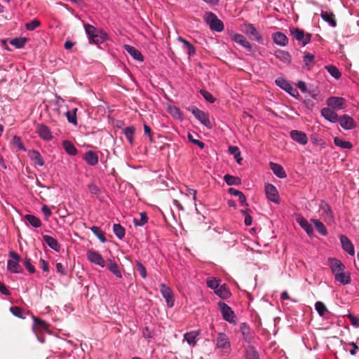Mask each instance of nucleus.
I'll return each instance as SVG.
<instances>
[{
	"label": "nucleus",
	"mask_w": 359,
	"mask_h": 359,
	"mask_svg": "<svg viewBox=\"0 0 359 359\" xmlns=\"http://www.w3.org/2000/svg\"><path fill=\"white\" fill-rule=\"evenodd\" d=\"M84 28L89 42L95 44H100L107 39V33L102 29H97L94 26L85 24Z\"/></svg>",
	"instance_id": "nucleus-1"
},
{
	"label": "nucleus",
	"mask_w": 359,
	"mask_h": 359,
	"mask_svg": "<svg viewBox=\"0 0 359 359\" xmlns=\"http://www.w3.org/2000/svg\"><path fill=\"white\" fill-rule=\"evenodd\" d=\"M205 20L212 30L220 32L224 29L223 22L213 13H206Z\"/></svg>",
	"instance_id": "nucleus-2"
},
{
	"label": "nucleus",
	"mask_w": 359,
	"mask_h": 359,
	"mask_svg": "<svg viewBox=\"0 0 359 359\" xmlns=\"http://www.w3.org/2000/svg\"><path fill=\"white\" fill-rule=\"evenodd\" d=\"M276 84L279 86L280 88L288 93L291 96L297 98L299 97V93L297 90L284 78L278 77L275 80Z\"/></svg>",
	"instance_id": "nucleus-3"
},
{
	"label": "nucleus",
	"mask_w": 359,
	"mask_h": 359,
	"mask_svg": "<svg viewBox=\"0 0 359 359\" xmlns=\"http://www.w3.org/2000/svg\"><path fill=\"white\" fill-rule=\"evenodd\" d=\"M217 348L223 353H229L231 348V344L228 336L224 332H219L216 338Z\"/></svg>",
	"instance_id": "nucleus-4"
},
{
	"label": "nucleus",
	"mask_w": 359,
	"mask_h": 359,
	"mask_svg": "<svg viewBox=\"0 0 359 359\" xmlns=\"http://www.w3.org/2000/svg\"><path fill=\"white\" fill-rule=\"evenodd\" d=\"M10 257L12 259H9L7 262V268L12 273H20L22 271V268L19 264L20 261V256L15 252L11 251L9 252Z\"/></svg>",
	"instance_id": "nucleus-5"
},
{
	"label": "nucleus",
	"mask_w": 359,
	"mask_h": 359,
	"mask_svg": "<svg viewBox=\"0 0 359 359\" xmlns=\"http://www.w3.org/2000/svg\"><path fill=\"white\" fill-rule=\"evenodd\" d=\"M191 113L195 116V118L201 122L203 126L207 127L208 128H212V123L209 118L208 114L204 112L203 111L199 109L198 108L194 107L191 109Z\"/></svg>",
	"instance_id": "nucleus-6"
},
{
	"label": "nucleus",
	"mask_w": 359,
	"mask_h": 359,
	"mask_svg": "<svg viewBox=\"0 0 359 359\" xmlns=\"http://www.w3.org/2000/svg\"><path fill=\"white\" fill-rule=\"evenodd\" d=\"M160 291L166 301L167 306L172 308L175 304V298L172 290L164 283L160 285Z\"/></svg>",
	"instance_id": "nucleus-7"
},
{
	"label": "nucleus",
	"mask_w": 359,
	"mask_h": 359,
	"mask_svg": "<svg viewBox=\"0 0 359 359\" xmlns=\"http://www.w3.org/2000/svg\"><path fill=\"white\" fill-rule=\"evenodd\" d=\"M327 265L329 266L330 269H331V271L332 274L336 276V274H338L343 271L346 270L345 265L338 259L334 258V257H330L327 259Z\"/></svg>",
	"instance_id": "nucleus-8"
},
{
	"label": "nucleus",
	"mask_w": 359,
	"mask_h": 359,
	"mask_svg": "<svg viewBox=\"0 0 359 359\" xmlns=\"http://www.w3.org/2000/svg\"><path fill=\"white\" fill-rule=\"evenodd\" d=\"M219 306L223 318L229 323H233L235 315L231 308L224 302H219Z\"/></svg>",
	"instance_id": "nucleus-9"
},
{
	"label": "nucleus",
	"mask_w": 359,
	"mask_h": 359,
	"mask_svg": "<svg viewBox=\"0 0 359 359\" xmlns=\"http://www.w3.org/2000/svg\"><path fill=\"white\" fill-rule=\"evenodd\" d=\"M327 104L334 109H344L346 107V102L341 97H330L327 100Z\"/></svg>",
	"instance_id": "nucleus-10"
},
{
	"label": "nucleus",
	"mask_w": 359,
	"mask_h": 359,
	"mask_svg": "<svg viewBox=\"0 0 359 359\" xmlns=\"http://www.w3.org/2000/svg\"><path fill=\"white\" fill-rule=\"evenodd\" d=\"M290 31L294 38L297 41L302 42L303 46H306L310 42L311 37L310 34H306L305 35L304 31L298 28H294Z\"/></svg>",
	"instance_id": "nucleus-11"
},
{
	"label": "nucleus",
	"mask_w": 359,
	"mask_h": 359,
	"mask_svg": "<svg viewBox=\"0 0 359 359\" xmlns=\"http://www.w3.org/2000/svg\"><path fill=\"white\" fill-rule=\"evenodd\" d=\"M86 256L88 259L95 264H97L101 267L105 266V262L102 258V255L96 251L90 250L87 251Z\"/></svg>",
	"instance_id": "nucleus-12"
},
{
	"label": "nucleus",
	"mask_w": 359,
	"mask_h": 359,
	"mask_svg": "<svg viewBox=\"0 0 359 359\" xmlns=\"http://www.w3.org/2000/svg\"><path fill=\"white\" fill-rule=\"evenodd\" d=\"M265 192L266 197L269 201L276 204L279 203L278 192L274 185L271 184H268L267 185H266Z\"/></svg>",
	"instance_id": "nucleus-13"
},
{
	"label": "nucleus",
	"mask_w": 359,
	"mask_h": 359,
	"mask_svg": "<svg viewBox=\"0 0 359 359\" xmlns=\"http://www.w3.org/2000/svg\"><path fill=\"white\" fill-rule=\"evenodd\" d=\"M36 133L39 136L45 141H49L53 138L49 128L43 124H39L36 127Z\"/></svg>",
	"instance_id": "nucleus-14"
},
{
	"label": "nucleus",
	"mask_w": 359,
	"mask_h": 359,
	"mask_svg": "<svg viewBox=\"0 0 359 359\" xmlns=\"http://www.w3.org/2000/svg\"><path fill=\"white\" fill-rule=\"evenodd\" d=\"M290 137L294 141L302 145H305L308 142V137L306 133L300 130H292L290 132Z\"/></svg>",
	"instance_id": "nucleus-15"
},
{
	"label": "nucleus",
	"mask_w": 359,
	"mask_h": 359,
	"mask_svg": "<svg viewBox=\"0 0 359 359\" xmlns=\"http://www.w3.org/2000/svg\"><path fill=\"white\" fill-rule=\"evenodd\" d=\"M200 334L201 332L199 330L188 332L184 334V339L189 345L195 346L197 344Z\"/></svg>",
	"instance_id": "nucleus-16"
},
{
	"label": "nucleus",
	"mask_w": 359,
	"mask_h": 359,
	"mask_svg": "<svg viewBox=\"0 0 359 359\" xmlns=\"http://www.w3.org/2000/svg\"><path fill=\"white\" fill-rule=\"evenodd\" d=\"M340 242L341 243L342 248L344 251H346L350 255H354L355 250L354 247L350 241V239L344 235L340 236Z\"/></svg>",
	"instance_id": "nucleus-17"
},
{
	"label": "nucleus",
	"mask_w": 359,
	"mask_h": 359,
	"mask_svg": "<svg viewBox=\"0 0 359 359\" xmlns=\"http://www.w3.org/2000/svg\"><path fill=\"white\" fill-rule=\"evenodd\" d=\"M338 121L341 127L345 130H351L355 126L353 119L348 115L340 116L339 118H338Z\"/></svg>",
	"instance_id": "nucleus-18"
},
{
	"label": "nucleus",
	"mask_w": 359,
	"mask_h": 359,
	"mask_svg": "<svg viewBox=\"0 0 359 359\" xmlns=\"http://www.w3.org/2000/svg\"><path fill=\"white\" fill-rule=\"evenodd\" d=\"M245 33L257 42H261L262 38L255 27L250 23L245 25Z\"/></svg>",
	"instance_id": "nucleus-19"
},
{
	"label": "nucleus",
	"mask_w": 359,
	"mask_h": 359,
	"mask_svg": "<svg viewBox=\"0 0 359 359\" xmlns=\"http://www.w3.org/2000/svg\"><path fill=\"white\" fill-rule=\"evenodd\" d=\"M123 48L135 60L140 62H142L144 60V57L142 53L135 47L128 44H125L123 46Z\"/></svg>",
	"instance_id": "nucleus-20"
},
{
	"label": "nucleus",
	"mask_w": 359,
	"mask_h": 359,
	"mask_svg": "<svg viewBox=\"0 0 359 359\" xmlns=\"http://www.w3.org/2000/svg\"><path fill=\"white\" fill-rule=\"evenodd\" d=\"M232 40L246 48L248 51L252 50V46L243 35L235 34L232 36Z\"/></svg>",
	"instance_id": "nucleus-21"
},
{
	"label": "nucleus",
	"mask_w": 359,
	"mask_h": 359,
	"mask_svg": "<svg viewBox=\"0 0 359 359\" xmlns=\"http://www.w3.org/2000/svg\"><path fill=\"white\" fill-rule=\"evenodd\" d=\"M273 42L280 46H285L288 43L286 35L280 32H276L272 34Z\"/></svg>",
	"instance_id": "nucleus-22"
},
{
	"label": "nucleus",
	"mask_w": 359,
	"mask_h": 359,
	"mask_svg": "<svg viewBox=\"0 0 359 359\" xmlns=\"http://www.w3.org/2000/svg\"><path fill=\"white\" fill-rule=\"evenodd\" d=\"M321 115L327 121L332 123L338 121V116L335 111L328 107L322 109Z\"/></svg>",
	"instance_id": "nucleus-23"
},
{
	"label": "nucleus",
	"mask_w": 359,
	"mask_h": 359,
	"mask_svg": "<svg viewBox=\"0 0 359 359\" xmlns=\"http://www.w3.org/2000/svg\"><path fill=\"white\" fill-rule=\"evenodd\" d=\"M297 222L300 225V226L306 232V233L311 236L313 233V229L311 224L302 216H299L297 217Z\"/></svg>",
	"instance_id": "nucleus-24"
},
{
	"label": "nucleus",
	"mask_w": 359,
	"mask_h": 359,
	"mask_svg": "<svg viewBox=\"0 0 359 359\" xmlns=\"http://www.w3.org/2000/svg\"><path fill=\"white\" fill-rule=\"evenodd\" d=\"M334 280L344 285H348L351 282L350 273L346 271V270L336 274V276H334Z\"/></svg>",
	"instance_id": "nucleus-25"
},
{
	"label": "nucleus",
	"mask_w": 359,
	"mask_h": 359,
	"mask_svg": "<svg viewBox=\"0 0 359 359\" xmlns=\"http://www.w3.org/2000/svg\"><path fill=\"white\" fill-rule=\"evenodd\" d=\"M269 166L276 176L281 179L286 177L287 175L282 165L276 163L270 162Z\"/></svg>",
	"instance_id": "nucleus-26"
},
{
	"label": "nucleus",
	"mask_w": 359,
	"mask_h": 359,
	"mask_svg": "<svg viewBox=\"0 0 359 359\" xmlns=\"http://www.w3.org/2000/svg\"><path fill=\"white\" fill-rule=\"evenodd\" d=\"M28 156L33 161V163L39 166H43L44 165V161L40 154V153L36 150H31L28 153Z\"/></svg>",
	"instance_id": "nucleus-27"
},
{
	"label": "nucleus",
	"mask_w": 359,
	"mask_h": 359,
	"mask_svg": "<svg viewBox=\"0 0 359 359\" xmlns=\"http://www.w3.org/2000/svg\"><path fill=\"white\" fill-rule=\"evenodd\" d=\"M43 239L49 248L56 252L60 251V245L55 238L48 235H44L43 236Z\"/></svg>",
	"instance_id": "nucleus-28"
},
{
	"label": "nucleus",
	"mask_w": 359,
	"mask_h": 359,
	"mask_svg": "<svg viewBox=\"0 0 359 359\" xmlns=\"http://www.w3.org/2000/svg\"><path fill=\"white\" fill-rule=\"evenodd\" d=\"M177 41L183 43V48L187 51V53L189 55V56H194L196 54L195 47L188 41L182 36H178Z\"/></svg>",
	"instance_id": "nucleus-29"
},
{
	"label": "nucleus",
	"mask_w": 359,
	"mask_h": 359,
	"mask_svg": "<svg viewBox=\"0 0 359 359\" xmlns=\"http://www.w3.org/2000/svg\"><path fill=\"white\" fill-rule=\"evenodd\" d=\"M84 160L88 165L94 166L98 163V156L95 152L88 151L84 155Z\"/></svg>",
	"instance_id": "nucleus-30"
},
{
	"label": "nucleus",
	"mask_w": 359,
	"mask_h": 359,
	"mask_svg": "<svg viewBox=\"0 0 359 359\" xmlns=\"http://www.w3.org/2000/svg\"><path fill=\"white\" fill-rule=\"evenodd\" d=\"M321 18L324 21L327 22L332 27L337 26V22L335 20L334 15L332 13L327 11L321 12Z\"/></svg>",
	"instance_id": "nucleus-31"
},
{
	"label": "nucleus",
	"mask_w": 359,
	"mask_h": 359,
	"mask_svg": "<svg viewBox=\"0 0 359 359\" xmlns=\"http://www.w3.org/2000/svg\"><path fill=\"white\" fill-rule=\"evenodd\" d=\"M168 112L172 116L173 118L177 120L183 119V114L180 110V109L174 105H168Z\"/></svg>",
	"instance_id": "nucleus-32"
},
{
	"label": "nucleus",
	"mask_w": 359,
	"mask_h": 359,
	"mask_svg": "<svg viewBox=\"0 0 359 359\" xmlns=\"http://www.w3.org/2000/svg\"><path fill=\"white\" fill-rule=\"evenodd\" d=\"M275 56L276 58L279 59L282 62L285 63H290L291 60V55L290 53L285 50H277L275 53Z\"/></svg>",
	"instance_id": "nucleus-33"
},
{
	"label": "nucleus",
	"mask_w": 359,
	"mask_h": 359,
	"mask_svg": "<svg viewBox=\"0 0 359 359\" xmlns=\"http://www.w3.org/2000/svg\"><path fill=\"white\" fill-rule=\"evenodd\" d=\"M245 358L246 359H259V355L256 348L249 345L245 348Z\"/></svg>",
	"instance_id": "nucleus-34"
},
{
	"label": "nucleus",
	"mask_w": 359,
	"mask_h": 359,
	"mask_svg": "<svg viewBox=\"0 0 359 359\" xmlns=\"http://www.w3.org/2000/svg\"><path fill=\"white\" fill-rule=\"evenodd\" d=\"M24 219L27 220L29 223V224L34 228H39L41 226V220L33 215H25Z\"/></svg>",
	"instance_id": "nucleus-35"
},
{
	"label": "nucleus",
	"mask_w": 359,
	"mask_h": 359,
	"mask_svg": "<svg viewBox=\"0 0 359 359\" xmlns=\"http://www.w3.org/2000/svg\"><path fill=\"white\" fill-rule=\"evenodd\" d=\"M311 222L314 224L316 231L320 234H321L323 236H326L327 234V229H326L325 226L323 224V222H321L318 219H312Z\"/></svg>",
	"instance_id": "nucleus-36"
},
{
	"label": "nucleus",
	"mask_w": 359,
	"mask_h": 359,
	"mask_svg": "<svg viewBox=\"0 0 359 359\" xmlns=\"http://www.w3.org/2000/svg\"><path fill=\"white\" fill-rule=\"evenodd\" d=\"M65 151L72 156H75L77 154V149L74 145L69 141L65 140L62 143Z\"/></svg>",
	"instance_id": "nucleus-37"
},
{
	"label": "nucleus",
	"mask_w": 359,
	"mask_h": 359,
	"mask_svg": "<svg viewBox=\"0 0 359 359\" xmlns=\"http://www.w3.org/2000/svg\"><path fill=\"white\" fill-rule=\"evenodd\" d=\"M107 267H108V269L111 272H112L117 278L122 277V274L118 268V266L117 265V264L115 262H114L112 260H109Z\"/></svg>",
	"instance_id": "nucleus-38"
},
{
	"label": "nucleus",
	"mask_w": 359,
	"mask_h": 359,
	"mask_svg": "<svg viewBox=\"0 0 359 359\" xmlns=\"http://www.w3.org/2000/svg\"><path fill=\"white\" fill-rule=\"evenodd\" d=\"M215 292L217 295L223 299L227 298L230 295V292L225 285H219L215 290Z\"/></svg>",
	"instance_id": "nucleus-39"
},
{
	"label": "nucleus",
	"mask_w": 359,
	"mask_h": 359,
	"mask_svg": "<svg viewBox=\"0 0 359 359\" xmlns=\"http://www.w3.org/2000/svg\"><path fill=\"white\" fill-rule=\"evenodd\" d=\"M334 143L337 147L342 149H350L352 148V144L348 141H345L339 137H335L334 139Z\"/></svg>",
	"instance_id": "nucleus-40"
},
{
	"label": "nucleus",
	"mask_w": 359,
	"mask_h": 359,
	"mask_svg": "<svg viewBox=\"0 0 359 359\" xmlns=\"http://www.w3.org/2000/svg\"><path fill=\"white\" fill-rule=\"evenodd\" d=\"M77 108H74L72 111H67L65 113L66 117L69 123L74 124V126L77 125V119H76V112Z\"/></svg>",
	"instance_id": "nucleus-41"
},
{
	"label": "nucleus",
	"mask_w": 359,
	"mask_h": 359,
	"mask_svg": "<svg viewBox=\"0 0 359 359\" xmlns=\"http://www.w3.org/2000/svg\"><path fill=\"white\" fill-rule=\"evenodd\" d=\"M90 230L102 243L107 241L104 231L98 226H93L90 228Z\"/></svg>",
	"instance_id": "nucleus-42"
},
{
	"label": "nucleus",
	"mask_w": 359,
	"mask_h": 359,
	"mask_svg": "<svg viewBox=\"0 0 359 359\" xmlns=\"http://www.w3.org/2000/svg\"><path fill=\"white\" fill-rule=\"evenodd\" d=\"M12 144L18 148V149L26 151V149L23 145L21 138L19 136L14 135L11 140Z\"/></svg>",
	"instance_id": "nucleus-43"
},
{
	"label": "nucleus",
	"mask_w": 359,
	"mask_h": 359,
	"mask_svg": "<svg viewBox=\"0 0 359 359\" xmlns=\"http://www.w3.org/2000/svg\"><path fill=\"white\" fill-rule=\"evenodd\" d=\"M135 132L134 126L127 127L124 129V135L130 144L133 142V136Z\"/></svg>",
	"instance_id": "nucleus-44"
},
{
	"label": "nucleus",
	"mask_w": 359,
	"mask_h": 359,
	"mask_svg": "<svg viewBox=\"0 0 359 359\" xmlns=\"http://www.w3.org/2000/svg\"><path fill=\"white\" fill-rule=\"evenodd\" d=\"M113 231L119 239H122L125 236V229L119 224H114Z\"/></svg>",
	"instance_id": "nucleus-45"
},
{
	"label": "nucleus",
	"mask_w": 359,
	"mask_h": 359,
	"mask_svg": "<svg viewBox=\"0 0 359 359\" xmlns=\"http://www.w3.org/2000/svg\"><path fill=\"white\" fill-rule=\"evenodd\" d=\"M27 41L26 38H15L11 41V44L16 47L17 48H23Z\"/></svg>",
	"instance_id": "nucleus-46"
},
{
	"label": "nucleus",
	"mask_w": 359,
	"mask_h": 359,
	"mask_svg": "<svg viewBox=\"0 0 359 359\" xmlns=\"http://www.w3.org/2000/svg\"><path fill=\"white\" fill-rule=\"evenodd\" d=\"M325 69L327 70V72L330 73V74L333 76L334 79H339L341 76V74L340 73L339 70L333 65H329L326 66Z\"/></svg>",
	"instance_id": "nucleus-47"
},
{
	"label": "nucleus",
	"mask_w": 359,
	"mask_h": 359,
	"mask_svg": "<svg viewBox=\"0 0 359 359\" xmlns=\"http://www.w3.org/2000/svg\"><path fill=\"white\" fill-rule=\"evenodd\" d=\"M315 309L317 311L318 313L320 316L323 317L325 316V313L327 312V307L325 304L322 302H317L315 304Z\"/></svg>",
	"instance_id": "nucleus-48"
},
{
	"label": "nucleus",
	"mask_w": 359,
	"mask_h": 359,
	"mask_svg": "<svg viewBox=\"0 0 359 359\" xmlns=\"http://www.w3.org/2000/svg\"><path fill=\"white\" fill-rule=\"evenodd\" d=\"M224 180L228 185H236L241 182V180L238 177L230 175H226L224 177Z\"/></svg>",
	"instance_id": "nucleus-49"
},
{
	"label": "nucleus",
	"mask_w": 359,
	"mask_h": 359,
	"mask_svg": "<svg viewBox=\"0 0 359 359\" xmlns=\"http://www.w3.org/2000/svg\"><path fill=\"white\" fill-rule=\"evenodd\" d=\"M314 55L311 53H307L304 57V62L308 69H310L314 64Z\"/></svg>",
	"instance_id": "nucleus-50"
},
{
	"label": "nucleus",
	"mask_w": 359,
	"mask_h": 359,
	"mask_svg": "<svg viewBox=\"0 0 359 359\" xmlns=\"http://www.w3.org/2000/svg\"><path fill=\"white\" fill-rule=\"evenodd\" d=\"M148 217L145 212L140 213V219L134 218L133 222L135 226H142L147 222Z\"/></svg>",
	"instance_id": "nucleus-51"
},
{
	"label": "nucleus",
	"mask_w": 359,
	"mask_h": 359,
	"mask_svg": "<svg viewBox=\"0 0 359 359\" xmlns=\"http://www.w3.org/2000/svg\"><path fill=\"white\" fill-rule=\"evenodd\" d=\"M207 285L208 287L215 290L220 285L219 280L215 278H208L207 279Z\"/></svg>",
	"instance_id": "nucleus-52"
},
{
	"label": "nucleus",
	"mask_w": 359,
	"mask_h": 359,
	"mask_svg": "<svg viewBox=\"0 0 359 359\" xmlns=\"http://www.w3.org/2000/svg\"><path fill=\"white\" fill-rule=\"evenodd\" d=\"M200 93L201 95L203 97V98L209 102L210 103H213L215 102V98L212 96V95L209 93L208 91L204 90V89H201L200 90Z\"/></svg>",
	"instance_id": "nucleus-53"
},
{
	"label": "nucleus",
	"mask_w": 359,
	"mask_h": 359,
	"mask_svg": "<svg viewBox=\"0 0 359 359\" xmlns=\"http://www.w3.org/2000/svg\"><path fill=\"white\" fill-rule=\"evenodd\" d=\"M41 22L39 20L34 19L29 22L26 23L25 27L29 31H32L35 29L36 27H39Z\"/></svg>",
	"instance_id": "nucleus-54"
},
{
	"label": "nucleus",
	"mask_w": 359,
	"mask_h": 359,
	"mask_svg": "<svg viewBox=\"0 0 359 359\" xmlns=\"http://www.w3.org/2000/svg\"><path fill=\"white\" fill-rule=\"evenodd\" d=\"M137 270L142 278H147V270L144 266L140 262H136Z\"/></svg>",
	"instance_id": "nucleus-55"
},
{
	"label": "nucleus",
	"mask_w": 359,
	"mask_h": 359,
	"mask_svg": "<svg viewBox=\"0 0 359 359\" xmlns=\"http://www.w3.org/2000/svg\"><path fill=\"white\" fill-rule=\"evenodd\" d=\"M10 311L14 316L19 318H23V311L20 307L12 306L11 307Z\"/></svg>",
	"instance_id": "nucleus-56"
},
{
	"label": "nucleus",
	"mask_w": 359,
	"mask_h": 359,
	"mask_svg": "<svg viewBox=\"0 0 359 359\" xmlns=\"http://www.w3.org/2000/svg\"><path fill=\"white\" fill-rule=\"evenodd\" d=\"M320 210L326 215L327 217L332 216V211L330 206L327 203H323L320 205Z\"/></svg>",
	"instance_id": "nucleus-57"
},
{
	"label": "nucleus",
	"mask_w": 359,
	"mask_h": 359,
	"mask_svg": "<svg viewBox=\"0 0 359 359\" xmlns=\"http://www.w3.org/2000/svg\"><path fill=\"white\" fill-rule=\"evenodd\" d=\"M24 264H25V266L26 267V269H27V271L30 273H34L35 272V268L34 266L31 263V261L28 258H25V262H24Z\"/></svg>",
	"instance_id": "nucleus-58"
},
{
	"label": "nucleus",
	"mask_w": 359,
	"mask_h": 359,
	"mask_svg": "<svg viewBox=\"0 0 359 359\" xmlns=\"http://www.w3.org/2000/svg\"><path fill=\"white\" fill-rule=\"evenodd\" d=\"M41 212L44 215L46 220H48L50 216L52 215L51 210L46 205H43L42 206Z\"/></svg>",
	"instance_id": "nucleus-59"
},
{
	"label": "nucleus",
	"mask_w": 359,
	"mask_h": 359,
	"mask_svg": "<svg viewBox=\"0 0 359 359\" xmlns=\"http://www.w3.org/2000/svg\"><path fill=\"white\" fill-rule=\"evenodd\" d=\"M248 209L245 210H241V212L245 215V224L246 226H250L252 222V219L250 215L247 213Z\"/></svg>",
	"instance_id": "nucleus-60"
},
{
	"label": "nucleus",
	"mask_w": 359,
	"mask_h": 359,
	"mask_svg": "<svg viewBox=\"0 0 359 359\" xmlns=\"http://www.w3.org/2000/svg\"><path fill=\"white\" fill-rule=\"evenodd\" d=\"M188 138H189V140L191 142H193L194 144H196L197 146H198L201 149H203L204 147H205V144L201 142V141H199L198 140H195L193 138L192 135L189 133L188 135Z\"/></svg>",
	"instance_id": "nucleus-61"
},
{
	"label": "nucleus",
	"mask_w": 359,
	"mask_h": 359,
	"mask_svg": "<svg viewBox=\"0 0 359 359\" xmlns=\"http://www.w3.org/2000/svg\"><path fill=\"white\" fill-rule=\"evenodd\" d=\"M242 334H243L244 340L245 341L250 343L252 340V336L250 335V334L249 332V330L248 328L242 329Z\"/></svg>",
	"instance_id": "nucleus-62"
},
{
	"label": "nucleus",
	"mask_w": 359,
	"mask_h": 359,
	"mask_svg": "<svg viewBox=\"0 0 359 359\" xmlns=\"http://www.w3.org/2000/svg\"><path fill=\"white\" fill-rule=\"evenodd\" d=\"M229 151L231 154L234 155L235 158H237L241 155V152L239 151L238 148L236 146H230L229 147Z\"/></svg>",
	"instance_id": "nucleus-63"
},
{
	"label": "nucleus",
	"mask_w": 359,
	"mask_h": 359,
	"mask_svg": "<svg viewBox=\"0 0 359 359\" xmlns=\"http://www.w3.org/2000/svg\"><path fill=\"white\" fill-rule=\"evenodd\" d=\"M88 189H89L90 192L93 194L96 195L100 191L98 187L93 183L88 184Z\"/></svg>",
	"instance_id": "nucleus-64"
}]
</instances>
